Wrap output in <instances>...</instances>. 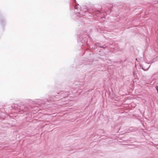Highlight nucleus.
<instances>
[{
  "instance_id": "9",
  "label": "nucleus",
  "mask_w": 158,
  "mask_h": 158,
  "mask_svg": "<svg viewBox=\"0 0 158 158\" xmlns=\"http://www.w3.org/2000/svg\"><path fill=\"white\" fill-rule=\"evenodd\" d=\"M74 0V1H75V2H76V0Z\"/></svg>"
},
{
  "instance_id": "11",
  "label": "nucleus",
  "mask_w": 158,
  "mask_h": 158,
  "mask_svg": "<svg viewBox=\"0 0 158 158\" xmlns=\"http://www.w3.org/2000/svg\"><path fill=\"white\" fill-rule=\"evenodd\" d=\"M20 113V114H21V113H22V112H21V113Z\"/></svg>"
},
{
  "instance_id": "10",
  "label": "nucleus",
  "mask_w": 158,
  "mask_h": 158,
  "mask_svg": "<svg viewBox=\"0 0 158 158\" xmlns=\"http://www.w3.org/2000/svg\"><path fill=\"white\" fill-rule=\"evenodd\" d=\"M78 17H81V16H79Z\"/></svg>"
},
{
  "instance_id": "7",
  "label": "nucleus",
  "mask_w": 158,
  "mask_h": 158,
  "mask_svg": "<svg viewBox=\"0 0 158 158\" xmlns=\"http://www.w3.org/2000/svg\"><path fill=\"white\" fill-rule=\"evenodd\" d=\"M75 13H76L77 14H78L80 15H81V14L79 12H77V11H75Z\"/></svg>"
},
{
  "instance_id": "8",
  "label": "nucleus",
  "mask_w": 158,
  "mask_h": 158,
  "mask_svg": "<svg viewBox=\"0 0 158 158\" xmlns=\"http://www.w3.org/2000/svg\"><path fill=\"white\" fill-rule=\"evenodd\" d=\"M40 106L42 105L43 104V103H39V104Z\"/></svg>"
},
{
  "instance_id": "1",
  "label": "nucleus",
  "mask_w": 158,
  "mask_h": 158,
  "mask_svg": "<svg viewBox=\"0 0 158 158\" xmlns=\"http://www.w3.org/2000/svg\"><path fill=\"white\" fill-rule=\"evenodd\" d=\"M12 108L14 110L13 112H20L21 111L27 112L30 111L31 107L29 106H27L26 105H22L20 106H18V105L15 104L13 105Z\"/></svg>"
},
{
  "instance_id": "6",
  "label": "nucleus",
  "mask_w": 158,
  "mask_h": 158,
  "mask_svg": "<svg viewBox=\"0 0 158 158\" xmlns=\"http://www.w3.org/2000/svg\"><path fill=\"white\" fill-rule=\"evenodd\" d=\"M74 8H75V10H77V11H78V7L77 6V5L75 6L74 7Z\"/></svg>"
},
{
  "instance_id": "4",
  "label": "nucleus",
  "mask_w": 158,
  "mask_h": 158,
  "mask_svg": "<svg viewBox=\"0 0 158 158\" xmlns=\"http://www.w3.org/2000/svg\"><path fill=\"white\" fill-rule=\"evenodd\" d=\"M150 65L149 66L148 68H147L146 69H145L143 68V67L142 66V65H140V68H141L144 71H147L149 69V68L150 67Z\"/></svg>"
},
{
  "instance_id": "5",
  "label": "nucleus",
  "mask_w": 158,
  "mask_h": 158,
  "mask_svg": "<svg viewBox=\"0 0 158 158\" xmlns=\"http://www.w3.org/2000/svg\"><path fill=\"white\" fill-rule=\"evenodd\" d=\"M84 41L83 40H81V43H83V42H84V43H85V42H87V39H86L85 38H84Z\"/></svg>"
},
{
  "instance_id": "3",
  "label": "nucleus",
  "mask_w": 158,
  "mask_h": 158,
  "mask_svg": "<svg viewBox=\"0 0 158 158\" xmlns=\"http://www.w3.org/2000/svg\"><path fill=\"white\" fill-rule=\"evenodd\" d=\"M97 46L101 48H106V46L105 45H104L102 46H101V44H97Z\"/></svg>"
},
{
  "instance_id": "2",
  "label": "nucleus",
  "mask_w": 158,
  "mask_h": 158,
  "mask_svg": "<svg viewBox=\"0 0 158 158\" xmlns=\"http://www.w3.org/2000/svg\"><path fill=\"white\" fill-rule=\"evenodd\" d=\"M61 96L60 97V98H61L67 97L69 95L68 93L65 92H63L61 93Z\"/></svg>"
}]
</instances>
